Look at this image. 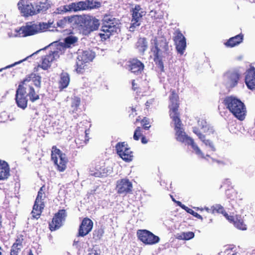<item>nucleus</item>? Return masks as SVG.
Returning a JSON list of instances; mask_svg holds the SVG:
<instances>
[{"label":"nucleus","instance_id":"15","mask_svg":"<svg viewBox=\"0 0 255 255\" xmlns=\"http://www.w3.org/2000/svg\"><path fill=\"white\" fill-rule=\"evenodd\" d=\"M173 40L177 52L182 55L186 47V41L181 32L177 30L174 33Z\"/></svg>","mask_w":255,"mask_h":255},{"label":"nucleus","instance_id":"22","mask_svg":"<svg viewBox=\"0 0 255 255\" xmlns=\"http://www.w3.org/2000/svg\"><path fill=\"white\" fill-rule=\"evenodd\" d=\"M81 15H74L64 17L63 18L59 20L57 22V26L61 28H67L68 25L73 22H76L80 18H82Z\"/></svg>","mask_w":255,"mask_h":255},{"label":"nucleus","instance_id":"30","mask_svg":"<svg viewBox=\"0 0 255 255\" xmlns=\"http://www.w3.org/2000/svg\"><path fill=\"white\" fill-rule=\"evenodd\" d=\"M243 40V35L240 34L230 38L225 43V45L227 47H233L241 43Z\"/></svg>","mask_w":255,"mask_h":255},{"label":"nucleus","instance_id":"24","mask_svg":"<svg viewBox=\"0 0 255 255\" xmlns=\"http://www.w3.org/2000/svg\"><path fill=\"white\" fill-rule=\"evenodd\" d=\"M35 23H26L25 26L20 29L21 33L23 36H28L38 33L37 29Z\"/></svg>","mask_w":255,"mask_h":255},{"label":"nucleus","instance_id":"36","mask_svg":"<svg viewBox=\"0 0 255 255\" xmlns=\"http://www.w3.org/2000/svg\"><path fill=\"white\" fill-rule=\"evenodd\" d=\"M136 46L139 51L144 52L147 48L146 38H139L136 43Z\"/></svg>","mask_w":255,"mask_h":255},{"label":"nucleus","instance_id":"50","mask_svg":"<svg viewBox=\"0 0 255 255\" xmlns=\"http://www.w3.org/2000/svg\"><path fill=\"white\" fill-rule=\"evenodd\" d=\"M129 109H130V111H128L129 113H130L129 116H130L131 114L132 115V116L134 117L135 115H136V110H135V108H133V107H130L129 108Z\"/></svg>","mask_w":255,"mask_h":255},{"label":"nucleus","instance_id":"11","mask_svg":"<svg viewBox=\"0 0 255 255\" xmlns=\"http://www.w3.org/2000/svg\"><path fill=\"white\" fill-rule=\"evenodd\" d=\"M137 236L139 240L146 245H153L159 242V238L146 230H138Z\"/></svg>","mask_w":255,"mask_h":255},{"label":"nucleus","instance_id":"53","mask_svg":"<svg viewBox=\"0 0 255 255\" xmlns=\"http://www.w3.org/2000/svg\"><path fill=\"white\" fill-rule=\"evenodd\" d=\"M175 202L177 203V204L178 206H179L180 207H181L183 209H184H184H185V207H183V206H185V205L182 204L181 203V202L178 201H176Z\"/></svg>","mask_w":255,"mask_h":255},{"label":"nucleus","instance_id":"45","mask_svg":"<svg viewBox=\"0 0 255 255\" xmlns=\"http://www.w3.org/2000/svg\"><path fill=\"white\" fill-rule=\"evenodd\" d=\"M183 207H185V208L184 210L188 213L192 215L195 217H196L198 219H202V218L201 215H200L197 213L194 212L192 209L188 208V207L186 206H184Z\"/></svg>","mask_w":255,"mask_h":255},{"label":"nucleus","instance_id":"20","mask_svg":"<svg viewBox=\"0 0 255 255\" xmlns=\"http://www.w3.org/2000/svg\"><path fill=\"white\" fill-rule=\"evenodd\" d=\"M245 82L248 89L255 90V68L251 67L246 72Z\"/></svg>","mask_w":255,"mask_h":255},{"label":"nucleus","instance_id":"34","mask_svg":"<svg viewBox=\"0 0 255 255\" xmlns=\"http://www.w3.org/2000/svg\"><path fill=\"white\" fill-rule=\"evenodd\" d=\"M50 4L46 1L42 2L40 1L36 3L35 6V11L36 14L41 11H45L49 8Z\"/></svg>","mask_w":255,"mask_h":255},{"label":"nucleus","instance_id":"40","mask_svg":"<svg viewBox=\"0 0 255 255\" xmlns=\"http://www.w3.org/2000/svg\"><path fill=\"white\" fill-rule=\"evenodd\" d=\"M104 234V230L102 228H99L95 230L93 233V239L96 241L100 240Z\"/></svg>","mask_w":255,"mask_h":255},{"label":"nucleus","instance_id":"1","mask_svg":"<svg viewBox=\"0 0 255 255\" xmlns=\"http://www.w3.org/2000/svg\"><path fill=\"white\" fill-rule=\"evenodd\" d=\"M170 92L171 94L169 97V115L174 123L175 138L179 142L184 143L185 145H190L196 154L200 155L201 152L199 148L194 142V139L186 133L182 127L179 110L180 106L179 96L175 90L171 89Z\"/></svg>","mask_w":255,"mask_h":255},{"label":"nucleus","instance_id":"58","mask_svg":"<svg viewBox=\"0 0 255 255\" xmlns=\"http://www.w3.org/2000/svg\"><path fill=\"white\" fill-rule=\"evenodd\" d=\"M208 130H209V128H208ZM210 132H211V131H208V134H210Z\"/></svg>","mask_w":255,"mask_h":255},{"label":"nucleus","instance_id":"43","mask_svg":"<svg viewBox=\"0 0 255 255\" xmlns=\"http://www.w3.org/2000/svg\"><path fill=\"white\" fill-rule=\"evenodd\" d=\"M77 41L76 37L69 36L65 39V43L68 46H70L71 44H74Z\"/></svg>","mask_w":255,"mask_h":255},{"label":"nucleus","instance_id":"6","mask_svg":"<svg viewBox=\"0 0 255 255\" xmlns=\"http://www.w3.org/2000/svg\"><path fill=\"white\" fill-rule=\"evenodd\" d=\"M51 158L54 164L57 166V170L63 172L66 169L68 159L65 154L62 153L55 145L52 147Z\"/></svg>","mask_w":255,"mask_h":255},{"label":"nucleus","instance_id":"48","mask_svg":"<svg viewBox=\"0 0 255 255\" xmlns=\"http://www.w3.org/2000/svg\"><path fill=\"white\" fill-rule=\"evenodd\" d=\"M25 60V59H23V60H20V61H18V62H15L14 63L12 64H11V65H8V66H6V67H5V68H4L0 69V71H1L2 69H7V68H9L12 67H13V66H15V65H17V64H19V63H20L21 62H22V61H24Z\"/></svg>","mask_w":255,"mask_h":255},{"label":"nucleus","instance_id":"47","mask_svg":"<svg viewBox=\"0 0 255 255\" xmlns=\"http://www.w3.org/2000/svg\"><path fill=\"white\" fill-rule=\"evenodd\" d=\"M132 84V90L134 91H136L137 93L139 92L140 88L139 85L135 82V80H132L131 82Z\"/></svg>","mask_w":255,"mask_h":255},{"label":"nucleus","instance_id":"37","mask_svg":"<svg viewBox=\"0 0 255 255\" xmlns=\"http://www.w3.org/2000/svg\"><path fill=\"white\" fill-rule=\"evenodd\" d=\"M87 63H85L79 59H77L76 62V71L78 74H83L87 67L86 64Z\"/></svg>","mask_w":255,"mask_h":255},{"label":"nucleus","instance_id":"42","mask_svg":"<svg viewBox=\"0 0 255 255\" xmlns=\"http://www.w3.org/2000/svg\"><path fill=\"white\" fill-rule=\"evenodd\" d=\"M194 237V234L192 232H188L186 233H182L180 236L178 237V239L181 240H188L192 239Z\"/></svg>","mask_w":255,"mask_h":255},{"label":"nucleus","instance_id":"2","mask_svg":"<svg viewBox=\"0 0 255 255\" xmlns=\"http://www.w3.org/2000/svg\"><path fill=\"white\" fill-rule=\"evenodd\" d=\"M150 50L153 55V61L160 72H164V62H169L173 58L169 50L168 43L164 37H155Z\"/></svg>","mask_w":255,"mask_h":255},{"label":"nucleus","instance_id":"38","mask_svg":"<svg viewBox=\"0 0 255 255\" xmlns=\"http://www.w3.org/2000/svg\"><path fill=\"white\" fill-rule=\"evenodd\" d=\"M45 189V186L43 185L38 191L35 201L44 202L43 201L46 198Z\"/></svg>","mask_w":255,"mask_h":255},{"label":"nucleus","instance_id":"54","mask_svg":"<svg viewBox=\"0 0 255 255\" xmlns=\"http://www.w3.org/2000/svg\"><path fill=\"white\" fill-rule=\"evenodd\" d=\"M27 255H33L31 250H30Z\"/></svg>","mask_w":255,"mask_h":255},{"label":"nucleus","instance_id":"39","mask_svg":"<svg viewBox=\"0 0 255 255\" xmlns=\"http://www.w3.org/2000/svg\"><path fill=\"white\" fill-rule=\"evenodd\" d=\"M143 128L145 130H147L150 127L149 119L146 117H144L141 120H140V117L138 116L136 120V122H139Z\"/></svg>","mask_w":255,"mask_h":255},{"label":"nucleus","instance_id":"10","mask_svg":"<svg viewBox=\"0 0 255 255\" xmlns=\"http://www.w3.org/2000/svg\"><path fill=\"white\" fill-rule=\"evenodd\" d=\"M116 189L117 193L127 195L132 193L133 186L131 182L127 178L118 180L117 181Z\"/></svg>","mask_w":255,"mask_h":255},{"label":"nucleus","instance_id":"8","mask_svg":"<svg viewBox=\"0 0 255 255\" xmlns=\"http://www.w3.org/2000/svg\"><path fill=\"white\" fill-rule=\"evenodd\" d=\"M118 155L126 162H129L132 160V152L128 143L125 142H119L115 146Z\"/></svg>","mask_w":255,"mask_h":255},{"label":"nucleus","instance_id":"28","mask_svg":"<svg viewBox=\"0 0 255 255\" xmlns=\"http://www.w3.org/2000/svg\"><path fill=\"white\" fill-rule=\"evenodd\" d=\"M9 175V167L7 163L0 161V180L7 179Z\"/></svg>","mask_w":255,"mask_h":255},{"label":"nucleus","instance_id":"12","mask_svg":"<svg viewBox=\"0 0 255 255\" xmlns=\"http://www.w3.org/2000/svg\"><path fill=\"white\" fill-rule=\"evenodd\" d=\"M131 12L132 18L129 28L130 31H133L136 27L140 25L141 18L145 14V12L142 10L139 5H135Z\"/></svg>","mask_w":255,"mask_h":255},{"label":"nucleus","instance_id":"57","mask_svg":"<svg viewBox=\"0 0 255 255\" xmlns=\"http://www.w3.org/2000/svg\"><path fill=\"white\" fill-rule=\"evenodd\" d=\"M172 200H173L174 202H175L176 201V200L174 199V198H173L172 197Z\"/></svg>","mask_w":255,"mask_h":255},{"label":"nucleus","instance_id":"51","mask_svg":"<svg viewBox=\"0 0 255 255\" xmlns=\"http://www.w3.org/2000/svg\"><path fill=\"white\" fill-rule=\"evenodd\" d=\"M95 177H102L104 176L103 173L101 172H96L93 174Z\"/></svg>","mask_w":255,"mask_h":255},{"label":"nucleus","instance_id":"49","mask_svg":"<svg viewBox=\"0 0 255 255\" xmlns=\"http://www.w3.org/2000/svg\"><path fill=\"white\" fill-rule=\"evenodd\" d=\"M88 255H100V253L96 250L92 249L88 254Z\"/></svg>","mask_w":255,"mask_h":255},{"label":"nucleus","instance_id":"3","mask_svg":"<svg viewBox=\"0 0 255 255\" xmlns=\"http://www.w3.org/2000/svg\"><path fill=\"white\" fill-rule=\"evenodd\" d=\"M223 104L229 112L238 120L243 121L247 115L245 104L239 99L233 96L224 98Z\"/></svg>","mask_w":255,"mask_h":255},{"label":"nucleus","instance_id":"35","mask_svg":"<svg viewBox=\"0 0 255 255\" xmlns=\"http://www.w3.org/2000/svg\"><path fill=\"white\" fill-rule=\"evenodd\" d=\"M53 21H50L49 20L47 23L40 22L38 24H36L38 33L43 32L47 30L48 29L51 27V25L53 24Z\"/></svg>","mask_w":255,"mask_h":255},{"label":"nucleus","instance_id":"4","mask_svg":"<svg viewBox=\"0 0 255 255\" xmlns=\"http://www.w3.org/2000/svg\"><path fill=\"white\" fill-rule=\"evenodd\" d=\"M118 19L111 15H105L102 19L101 32L99 36L102 39L107 40L111 35L120 31Z\"/></svg>","mask_w":255,"mask_h":255},{"label":"nucleus","instance_id":"5","mask_svg":"<svg viewBox=\"0 0 255 255\" xmlns=\"http://www.w3.org/2000/svg\"><path fill=\"white\" fill-rule=\"evenodd\" d=\"M101 3L99 1H94L93 0H86L85 1L72 2L68 5H64L62 11L64 12L83 11L99 8L101 6Z\"/></svg>","mask_w":255,"mask_h":255},{"label":"nucleus","instance_id":"56","mask_svg":"<svg viewBox=\"0 0 255 255\" xmlns=\"http://www.w3.org/2000/svg\"><path fill=\"white\" fill-rule=\"evenodd\" d=\"M145 105L146 106H149V103L148 102H146V103H145Z\"/></svg>","mask_w":255,"mask_h":255},{"label":"nucleus","instance_id":"32","mask_svg":"<svg viewBox=\"0 0 255 255\" xmlns=\"http://www.w3.org/2000/svg\"><path fill=\"white\" fill-rule=\"evenodd\" d=\"M26 95L29 97L30 101L35 102L40 99V96L37 94L32 86H29L26 89Z\"/></svg>","mask_w":255,"mask_h":255},{"label":"nucleus","instance_id":"23","mask_svg":"<svg viewBox=\"0 0 255 255\" xmlns=\"http://www.w3.org/2000/svg\"><path fill=\"white\" fill-rule=\"evenodd\" d=\"M210 211L213 214H222L228 221H232L233 215H229L225 208L220 204H216L211 207Z\"/></svg>","mask_w":255,"mask_h":255},{"label":"nucleus","instance_id":"29","mask_svg":"<svg viewBox=\"0 0 255 255\" xmlns=\"http://www.w3.org/2000/svg\"><path fill=\"white\" fill-rule=\"evenodd\" d=\"M233 221H228L229 222L233 223L239 230L245 231L247 229V225L240 215H236L235 216L233 215Z\"/></svg>","mask_w":255,"mask_h":255},{"label":"nucleus","instance_id":"18","mask_svg":"<svg viewBox=\"0 0 255 255\" xmlns=\"http://www.w3.org/2000/svg\"><path fill=\"white\" fill-rule=\"evenodd\" d=\"M128 63V70L135 75L141 74L144 70V64L137 58L129 59Z\"/></svg>","mask_w":255,"mask_h":255},{"label":"nucleus","instance_id":"14","mask_svg":"<svg viewBox=\"0 0 255 255\" xmlns=\"http://www.w3.org/2000/svg\"><path fill=\"white\" fill-rule=\"evenodd\" d=\"M26 89L22 86L18 85L16 91L15 102L17 106L24 110L27 106L28 99L26 95Z\"/></svg>","mask_w":255,"mask_h":255},{"label":"nucleus","instance_id":"33","mask_svg":"<svg viewBox=\"0 0 255 255\" xmlns=\"http://www.w3.org/2000/svg\"><path fill=\"white\" fill-rule=\"evenodd\" d=\"M93 55L90 51H84L82 53L78 55L77 59H79L85 63H88L91 61L93 59Z\"/></svg>","mask_w":255,"mask_h":255},{"label":"nucleus","instance_id":"27","mask_svg":"<svg viewBox=\"0 0 255 255\" xmlns=\"http://www.w3.org/2000/svg\"><path fill=\"white\" fill-rule=\"evenodd\" d=\"M70 78L68 73L65 72H62L60 74L59 80L58 81V88L60 91H63L66 88L70 83Z\"/></svg>","mask_w":255,"mask_h":255},{"label":"nucleus","instance_id":"31","mask_svg":"<svg viewBox=\"0 0 255 255\" xmlns=\"http://www.w3.org/2000/svg\"><path fill=\"white\" fill-rule=\"evenodd\" d=\"M133 138L135 140H138L140 138L143 144H146L148 141V139L143 135L141 128L140 127H137L135 129Z\"/></svg>","mask_w":255,"mask_h":255},{"label":"nucleus","instance_id":"13","mask_svg":"<svg viewBox=\"0 0 255 255\" xmlns=\"http://www.w3.org/2000/svg\"><path fill=\"white\" fill-rule=\"evenodd\" d=\"M78 21H81L84 24L85 29L89 33L98 29L100 23L99 19L95 17L87 15L82 16Z\"/></svg>","mask_w":255,"mask_h":255},{"label":"nucleus","instance_id":"41","mask_svg":"<svg viewBox=\"0 0 255 255\" xmlns=\"http://www.w3.org/2000/svg\"><path fill=\"white\" fill-rule=\"evenodd\" d=\"M81 103L80 99L78 97H75L72 100L71 107L73 108V112H76Z\"/></svg>","mask_w":255,"mask_h":255},{"label":"nucleus","instance_id":"19","mask_svg":"<svg viewBox=\"0 0 255 255\" xmlns=\"http://www.w3.org/2000/svg\"><path fill=\"white\" fill-rule=\"evenodd\" d=\"M93 227V222L89 218H84L78 230V237H84L88 235L92 230Z\"/></svg>","mask_w":255,"mask_h":255},{"label":"nucleus","instance_id":"7","mask_svg":"<svg viewBox=\"0 0 255 255\" xmlns=\"http://www.w3.org/2000/svg\"><path fill=\"white\" fill-rule=\"evenodd\" d=\"M33 71V72L26 75L25 78L19 82V85L27 89L29 86H32V83L34 86L38 89L41 87V77L38 74Z\"/></svg>","mask_w":255,"mask_h":255},{"label":"nucleus","instance_id":"9","mask_svg":"<svg viewBox=\"0 0 255 255\" xmlns=\"http://www.w3.org/2000/svg\"><path fill=\"white\" fill-rule=\"evenodd\" d=\"M67 214L65 209L59 210L55 213L52 218V221L49 223V229L51 231L59 229L65 221Z\"/></svg>","mask_w":255,"mask_h":255},{"label":"nucleus","instance_id":"44","mask_svg":"<svg viewBox=\"0 0 255 255\" xmlns=\"http://www.w3.org/2000/svg\"><path fill=\"white\" fill-rule=\"evenodd\" d=\"M233 248L227 247L224 251L220 252L218 255H234Z\"/></svg>","mask_w":255,"mask_h":255},{"label":"nucleus","instance_id":"21","mask_svg":"<svg viewBox=\"0 0 255 255\" xmlns=\"http://www.w3.org/2000/svg\"><path fill=\"white\" fill-rule=\"evenodd\" d=\"M23 236L22 234L17 236L14 243L11 247L9 255H19L23 248Z\"/></svg>","mask_w":255,"mask_h":255},{"label":"nucleus","instance_id":"17","mask_svg":"<svg viewBox=\"0 0 255 255\" xmlns=\"http://www.w3.org/2000/svg\"><path fill=\"white\" fill-rule=\"evenodd\" d=\"M58 55V51H51L42 59L41 64L34 68V72H38L40 68L46 70L50 67L52 62L55 60V56Z\"/></svg>","mask_w":255,"mask_h":255},{"label":"nucleus","instance_id":"26","mask_svg":"<svg viewBox=\"0 0 255 255\" xmlns=\"http://www.w3.org/2000/svg\"><path fill=\"white\" fill-rule=\"evenodd\" d=\"M45 207L44 202H40L37 201L34 202L32 210L31 211V215L33 218L38 219L40 218L41 213Z\"/></svg>","mask_w":255,"mask_h":255},{"label":"nucleus","instance_id":"52","mask_svg":"<svg viewBox=\"0 0 255 255\" xmlns=\"http://www.w3.org/2000/svg\"><path fill=\"white\" fill-rule=\"evenodd\" d=\"M209 146L212 151H215L216 150V147L213 143L208 142Z\"/></svg>","mask_w":255,"mask_h":255},{"label":"nucleus","instance_id":"16","mask_svg":"<svg viewBox=\"0 0 255 255\" xmlns=\"http://www.w3.org/2000/svg\"><path fill=\"white\" fill-rule=\"evenodd\" d=\"M17 6L20 12L25 17L36 14L35 7L27 0H20Z\"/></svg>","mask_w":255,"mask_h":255},{"label":"nucleus","instance_id":"55","mask_svg":"<svg viewBox=\"0 0 255 255\" xmlns=\"http://www.w3.org/2000/svg\"><path fill=\"white\" fill-rule=\"evenodd\" d=\"M2 248L0 246V255H2Z\"/></svg>","mask_w":255,"mask_h":255},{"label":"nucleus","instance_id":"46","mask_svg":"<svg viewBox=\"0 0 255 255\" xmlns=\"http://www.w3.org/2000/svg\"><path fill=\"white\" fill-rule=\"evenodd\" d=\"M193 132L197 134L199 138L202 141H204L205 139V136L204 135H202V133L199 132L198 129L196 128H193Z\"/></svg>","mask_w":255,"mask_h":255},{"label":"nucleus","instance_id":"25","mask_svg":"<svg viewBox=\"0 0 255 255\" xmlns=\"http://www.w3.org/2000/svg\"><path fill=\"white\" fill-rule=\"evenodd\" d=\"M228 82L231 88L236 86L241 78V73L237 70L227 73Z\"/></svg>","mask_w":255,"mask_h":255}]
</instances>
